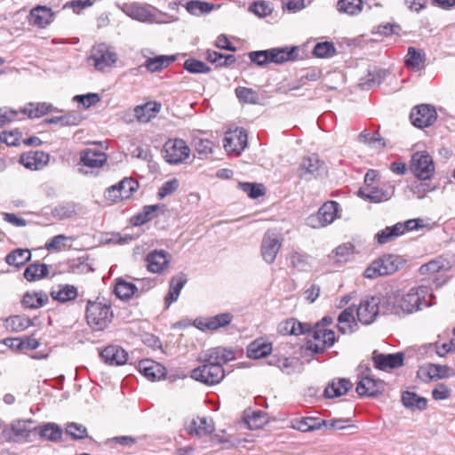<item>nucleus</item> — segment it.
Returning a JSON list of instances; mask_svg holds the SVG:
<instances>
[{"mask_svg": "<svg viewBox=\"0 0 455 455\" xmlns=\"http://www.w3.org/2000/svg\"><path fill=\"white\" fill-rule=\"evenodd\" d=\"M429 287L419 285L403 291H389L383 295L382 314L409 315L433 305Z\"/></svg>", "mask_w": 455, "mask_h": 455, "instance_id": "1", "label": "nucleus"}, {"mask_svg": "<svg viewBox=\"0 0 455 455\" xmlns=\"http://www.w3.org/2000/svg\"><path fill=\"white\" fill-rule=\"evenodd\" d=\"M235 359L232 350L218 347L207 350L200 356L202 365L191 371V378L205 385L220 383L225 377L223 363Z\"/></svg>", "mask_w": 455, "mask_h": 455, "instance_id": "2", "label": "nucleus"}, {"mask_svg": "<svg viewBox=\"0 0 455 455\" xmlns=\"http://www.w3.org/2000/svg\"><path fill=\"white\" fill-rule=\"evenodd\" d=\"M405 261L398 255L386 254L374 260L364 271V277L374 279L392 275L402 268Z\"/></svg>", "mask_w": 455, "mask_h": 455, "instance_id": "3", "label": "nucleus"}, {"mask_svg": "<svg viewBox=\"0 0 455 455\" xmlns=\"http://www.w3.org/2000/svg\"><path fill=\"white\" fill-rule=\"evenodd\" d=\"M308 332L310 333L305 347L312 354H323L336 342L335 332L331 329L323 328L322 325H315Z\"/></svg>", "mask_w": 455, "mask_h": 455, "instance_id": "4", "label": "nucleus"}, {"mask_svg": "<svg viewBox=\"0 0 455 455\" xmlns=\"http://www.w3.org/2000/svg\"><path fill=\"white\" fill-rule=\"evenodd\" d=\"M35 423L32 419L14 420L4 427L3 435L14 443H32L35 441Z\"/></svg>", "mask_w": 455, "mask_h": 455, "instance_id": "5", "label": "nucleus"}, {"mask_svg": "<svg viewBox=\"0 0 455 455\" xmlns=\"http://www.w3.org/2000/svg\"><path fill=\"white\" fill-rule=\"evenodd\" d=\"M121 9L128 17L144 23H167L178 20L177 17L170 16L166 13L163 14L166 19L160 20L157 15L152 12L154 9L152 6L139 3L124 4Z\"/></svg>", "mask_w": 455, "mask_h": 455, "instance_id": "6", "label": "nucleus"}, {"mask_svg": "<svg viewBox=\"0 0 455 455\" xmlns=\"http://www.w3.org/2000/svg\"><path fill=\"white\" fill-rule=\"evenodd\" d=\"M113 312L110 306L100 302L89 301L86 307V320L95 331L105 329L111 322Z\"/></svg>", "mask_w": 455, "mask_h": 455, "instance_id": "7", "label": "nucleus"}, {"mask_svg": "<svg viewBox=\"0 0 455 455\" xmlns=\"http://www.w3.org/2000/svg\"><path fill=\"white\" fill-rule=\"evenodd\" d=\"M383 295L381 297L366 296L361 299L357 308V319L363 324L373 323L379 314L382 313Z\"/></svg>", "mask_w": 455, "mask_h": 455, "instance_id": "8", "label": "nucleus"}, {"mask_svg": "<svg viewBox=\"0 0 455 455\" xmlns=\"http://www.w3.org/2000/svg\"><path fill=\"white\" fill-rule=\"evenodd\" d=\"M117 60L116 53L106 44H99L92 47L88 61L98 71H105Z\"/></svg>", "mask_w": 455, "mask_h": 455, "instance_id": "9", "label": "nucleus"}, {"mask_svg": "<svg viewBox=\"0 0 455 455\" xmlns=\"http://www.w3.org/2000/svg\"><path fill=\"white\" fill-rule=\"evenodd\" d=\"M190 155V148L181 139L168 140L163 148V156L170 164L184 163Z\"/></svg>", "mask_w": 455, "mask_h": 455, "instance_id": "10", "label": "nucleus"}, {"mask_svg": "<svg viewBox=\"0 0 455 455\" xmlns=\"http://www.w3.org/2000/svg\"><path fill=\"white\" fill-rule=\"evenodd\" d=\"M153 286L154 282L150 280H140L139 285H137L124 279H117L114 292L119 299L127 300L132 296H140L142 292L148 291Z\"/></svg>", "mask_w": 455, "mask_h": 455, "instance_id": "11", "label": "nucleus"}, {"mask_svg": "<svg viewBox=\"0 0 455 455\" xmlns=\"http://www.w3.org/2000/svg\"><path fill=\"white\" fill-rule=\"evenodd\" d=\"M338 210V203L329 201L320 207L316 215L307 218V224L314 228L326 227L331 224L337 218Z\"/></svg>", "mask_w": 455, "mask_h": 455, "instance_id": "12", "label": "nucleus"}, {"mask_svg": "<svg viewBox=\"0 0 455 455\" xmlns=\"http://www.w3.org/2000/svg\"><path fill=\"white\" fill-rule=\"evenodd\" d=\"M282 236L275 231L268 230L261 243V255L267 263H273L282 245Z\"/></svg>", "mask_w": 455, "mask_h": 455, "instance_id": "13", "label": "nucleus"}, {"mask_svg": "<svg viewBox=\"0 0 455 455\" xmlns=\"http://www.w3.org/2000/svg\"><path fill=\"white\" fill-rule=\"evenodd\" d=\"M411 170L419 180H429L435 172L432 157L427 153H415L411 158Z\"/></svg>", "mask_w": 455, "mask_h": 455, "instance_id": "14", "label": "nucleus"}, {"mask_svg": "<svg viewBox=\"0 0 455 455\" xmlns=\"http://www.w3.org/2000/svg\"><path fill=\"white\" fill-rule=\"evenodd\" d=\"M372 361L376 369L388 371L403 365L404 354L402 352L383 354L375 350L372 353Z\"/></svg>", "mask_w": 455, "mask_h": 455, "instance_id": "15", "label": "nucleus"}, {"mask_svg": "<svg viewBox=\"0 0 455 455\" xmlns=\"http://www.w3.org/2000/svg\"><path fill=\"white\" fill-rule=\"evenodd\" d=\"M435 109L427 104L415 107L411 113V124L419 128L427 127L436 120Z\"/></svg>", "mask_w": 455, "mask_h": 455, "instance_id": "16", "label": "nucleus"}, {"mask_svg": "<svg viewBox=\"0 0 455 455\" xmlns=\"http://www.w3.org/2000/svg\"><path fill=\"white\" fill-rule=\"evenodd\" d=\"M394 192L395 188L393 186L384 188L373 185L372 187H362L358 191V195L370 202L380 203L390 199L394 196Z\"/></svg>", "mask_w": 455, "mask_h": 455, "instance_id": "17", "label": "nucleus"}, {"mask_svg": "<svg viewBox=\"0 0 455 455\" xmlns=\"http://www.w3.org/2000/svg\"><path fill=\"white\" fill-rule=\"evenodd\" d=\"M247 146V134L243 129L227 132L223 140V147L228 153L239 155Z\"/></svg>", "mask_w": 455, "mask_h": 455, "instance_id": "18", "label": "nucleus"}, {"mask_svg": "<svg viewBox=\"0 0 455 455\" xmlns=\"http://www.w3.org/2000/svg\"><path fill=\"white\" fill-rule=\"evenodd\" d=\"M418 374L425 381L427 379H441L454 377L455 370L448 365L429 363L420 367Z\"/></svg>", "mask_w": 455, "mask_h": 455, "instance_id": "19", "label": "nucleus"}, {"mask_svg": "<svg viewBox=\"0 0 455 455\" xmlns=\"http://www.w3.org/2000/svg\"><path fill=\"white\" fill-rule=\"evenodd\" d=\"M105 363L111 366L124 365L128 359V353L120 346L109 345L100 352Z\"/></svg>", "mask_w": 455, "mask_h": 455, "instance_id": "20", "label": "nucleus"}, {"mask_svg": "<svg viewBox=\"0 0 455 455\" xmlns=\"http://www.w3.org/2000/svg\"><path fill=\"white\" fill-rule=\"evenodd\" d=\"M169 253L164 250L150 251L146 257L147 268L151 273L161 274L169 265Z\"/></svg>", "mask_w": 455, "mask_h": 455, "instance_id": "21", "label": "nucleus"}, {"mask_svg": "<svg viewBox=\"0 0 455 455\" xmlns=\"http://www.w3.org/2000/svg\"><path fill=\"white\" fill-rule=\"evenodd\" d=\"M311 325L307 323H301L295 318H289L281 322L277 326V331L281 335H295L307 333Z\"/></svg>", "mask_w": 455, "mask_h": 455, "instance_id": "22", "label": "nucleus"}, {"mask_svg": "<svg viewBox=\"0 0 455 455\" xmlns=\"http://www.w3.org/2000/svg\"><path fill=\"white\" fill-rule=\"evenodd\" d=\"M383 390V382L369 375L361 377L356 386V392L363 396H375Z\"/></svg>", "mask_w": 455, "mask_h": 455, "instance_id": "23", "label": "nucleus"}, {"mask_svg": "<svg viewBox=\"0 0 455 455\" xmlns=\"http://www.w3.org/2000/svg\"><path fill=\"white\" fill-rule=\"evenodd\" d=\"M54 13L51 8L38 5L30 11L28 22L38 28H45L53 20Z\"/></svg>", "mask_w": 455, "mask_h": 455, "instance_id": "24", "label": "nucleus"}, {"mask_svg": "<svg viewBox=\"0 0 455 455\" xmlns=\"http://www.w3.org/2000/svg\"><path fill=\"white\" fill-rule=\"evenodd\" d=\"M49 156L43 151L29 152L20 156V163L27 169H42L48 162Z\"/></svg>", "mask_w": 455, "mask_h": 455, "instance_id": "25", "label": "nucleus"}, {"mask_svg": "<svg viewBox=\"0 0 455 455\" xmlns=\"http://www.w3.org/2000/svg\"><path fill=\"white\" fill-rule=\"evenodd\" d=\"M214 429V423L212 419L196 417L188 427V433L201 437L211 435Z\"/></svg>", "mask_w": 455, "mask_h": 455, "instance_id": "26", "label": "nucleus"}, {"mask_svg": "<svg viewBox=\"0 0 455 455\" xmlns=\"http://www.w3.org/2000/svg\"><path fill=\"white\" fill-rule=\"evenodd\" d=\"M161 104L156 101H149L136 106L133 109L134 116L138 122L148 123L160 111Z\"/></svg>", "mask_w": 455, "mask_h": 455, "instance_id": "27", "label": "nucleus"}, {"mask_svg": "<svg viewBox=\"0 0 455 455\" xmlns=\"http://www.w3.org/2000/svg\"><path fill=\"white\" fill-rule=\"evenodd\" d=\"M140 371L149 380L155 381L165 374L164 367L151 360H143L139 364Z\"/></svg>", "mask_w": 455, "mask_h": 455, "instance_id": "28", "label": "nucleus"}, {"mask_svg": "<svg viewBox=\"0 0 455 455\" xmlns=\"http://www.w3.org/2000/svg\"><path fill=\"white\" fill-rule=\"evenodd\" d=\"M81 162L87 167H101L108 159L107 155L100 150L87 148L81 152Z\"/></svg>", "mask_w": 455, "mask_h": 455, "instance_id": "29", "label": "nucleus"}, {"mask_svg": "<svg viewBox=\"0 0 455 455\" xmlns=\"http://www.w3.org/2000/svg\"><path fill=\"white\" fill-rule=\"evenodd\" d=\"M300 169L304 171L305 173L315 177L321 176L325 172L324 164L315 154L304 157L300 164Z\"/></svg>", "mask_w": 455, "mask_h": 455, "instance_id": "30", "label": "nucleus"}, {"mask_svg": "<svg viewBox=\"0 0 455 455\" xmlns=\"http://www.w3.org/2000/svg\"><path fill=\"white\" fill-rule=\"evenodd\" d=\"M451 262L445 257L441 256L428 261L426 264H423L419 267V272L422 275H431L440 271H448L451 268Z\"/></svg>", "mask_w": 455, "mask_h": 455, "instance_id": "31", "label": "nucleus"}, {"mask_svg": "<svg viewBox=\"0 0 455 455\" xmlns=\"http://www.w3.org/2000/svg\"><path fill=\"white\" fill-rule=\"evenodd\" d=\"M164 210L165 205L162 204L146 205L143 207L142 211L134 217V225H143L157 217L159 214H163Z\"/></svg>", "mask_w": 455, "mask_h": 455, "instance_id": "32", "label": "nucleus"}, {"mask_svg": "<svg viewBox=\"0 0 455 455\" xmlns=\"http://www.w3.org/2000/svg\"><path fill=\"white\" fill-rule=\"evenodd\" d=\"M298 48L293 46L288 48H272L269 49L271 63L283 64L284 62L294 60L298 55Z\"/></svg>", "mask_w": 455, "mask_h": 455, "instance_id": "33", "label": "nucleus"}, {"mask_svg": "<svg viewBox=\"0 0 455 455\" xmlns=\"http://www.w3.org/2000/svg\"><path fill=\"white\" fill-rule=\"evenodd\" d=\"M187 283V278L183 274H180L172 278L170 282V288L167 295L165 296V304L169 307L172 303L175 302L180 293V291Z\"/></svg>", "mask_w": 455, "mask_h": 455, "instance_id": "34", "label": "nucleus"}, {"mask_svg": "<svg viewBox=\"0 0 455 455\" xmlns=\"http://www.w3.org/2000/svg\"><path fill=\"white\" fill-rule=\"evenodd\" d=\"M354 309L352 307H347L344 309L338 317V328L339 331L343 333H351L355 331L356 327V322L354 315Z\"/></svg>", "mask_w": 455, "mask_h": 455, "instance_id": "35", "label": "nucleus"}, {"mask_svg": "<svg viewBox=\"0 0 455 455\" xmlns=\"http://www.w3.org/2000/svg\"><path fill=\"white\" fill-rule=\"evenodd\" d=\"M48 301V296L44 291H28L23 295L22 305L26 308L36 309L44 307Z\"/></svg>", "mask_w": 455, "mask_h": 455, "instance_id": "36", "label": "nucleus"}, {"mask_svg": "<svg viewBox=\"0 0 455 455\" xmlns=\"http://www.w3.org/2000/svg\"><path fill=\"white\" fill-rule=\"evenodd\" d=\"M52 109V105L46 102H29L20 109V112L29 118H39L48 114Z\"/></svg>", "mask_w": 455, "mask_h": 455, "instance_id": "37", "label": "nucleus"}, {"mask_svg": "<svg viewBox=\"0 0 455 455\" xmlns=\"http://www.w3.org/2000/svg\"><path fill=\"white\" fill-rule=\"evenodd\" d=\"M175 60V55H158L154 58H148L144 66L149 72L154 73L169 67Z\"/></svg>", "mask_w": 455, "mask_h": 455, "instance_id": "38", "label": "nucleus"}, {"mask_svg": "<svg viewBox=\"0 0 455 455\" xmlns=\"http://www.w3.org/2000/svg\"><path fill=\"white\" fill-rule=\"evenodd\" d=\"M426 60L425 52L414 47H409L405 57V65L415 71L421 70Z\"/></svg>", "mask_w": 455, "mask_h": 455, "instance_id": "39", "label": "nucleus"}, {"mask_svg": "<svg viewBox=\"0 0 455 455\" xmlns=\"http://www.w3.org/2000/svg\"><path fill=\"white\" fill-rule=\"evenodd\" d=\"M49 274L48 265L39 262L29 264L24 271V278L28 282H35L46 277Z\"/></svg>", "mask_w": 455, "mask_h": 455, "instance_id": "40", "label": "nucleus"}, {"mask_svg": "<svg viewBox=\"0 0 455 455\" xmlns=\"http://www.w3.org/2000/svg\"><path fill=\"white\" fill-rule=\"evenodd\" d=\"M352 387L349 380L340 379L337 381L332 380L324 389V395L327 398L339 397L345 395Z\"/></svg>", "mask_w": 455, "mask_h": 455, "instance_id": "41", "label": "nucleus"}, {"mask_svg": "<svg viewBox=\"0 0 455 455\" xmlns=\"http://www.w3.org/2000/svg\"><path fill=\"white\" fill-rule=\"evenodd\" d=\"M403 235L401 222H398L391 227H387L384 229L379 231L375 235V238L379 244H385L391 241H394L397 237Z\"/></svg>", "mask_w": 455, "mask_h": 455, "instance_id": "42", "label": "nucleus"}, {"mask_svg": "<svg viewBox=\"0 0 455 455\" xmlns=\"http://www.w3.org/2000/svg\"><path fill=\"white\" fill-rule=\"evenodd\" d=\"M271 351V343H267L262 340H255L248 346L247 355L252 359H259L268 355Z\"/></svg>", "mask_w": 455, "mask_h": 455, "instance_id": "43", "label": "nucleus"}, {"mask_svg": "<svg viewBox=\"0 0 455 455\" xmlns=\"http://www.w3.org/2000/svg\"><path fill=\"white\" fill-rule=\"evenodd\" d=\"M31 259V252L28 249H15L8 253L5 261L10 266L20 267Z\"/></svg>", "mask_w": 455, "mask_h": 455, "instance_id": "44", "label": "nucleus"}, {"mask_svg": "<svg viewBox=\"0 0 455 455\" xmlns=\"http://www.w3.org/2000/svg\"><path fill=\"white\" fill-rule=\"evenodd\" d=\"M355 252V247L350 243H346L335 248L330 258L335 262L345 263L350 260Z\"/></svg>", "mask_w": 455, "mask_h": 455, "instance_id": "45", "label": "nucleus"}, {"mask_svg": "<svg viewBox=\"0 0 455 455\" xmlns=\"http://www.w3.org/2000/svg\"><path fill=\"white\" fill-rule=\"evenodd\" d=\"M403 404L411 409L423 411L427 408V401L424 397L418 396L415 393L405 391L402 395Z\"/></svg>", "mask_w": 455, "mask_h": 455, "instance_id": "46", "label": "nucleus"}, {"mask_svg": "<svg viewBox=\"0 0 455 455\" xmlns=\"http://www.w3.org/2000/svg\"><path fill=\"white\" fill-rule=\"evenodd\" d=\"M59 267H61V272H72L76 274L84 273L88 271L89 266L85 260L80 257L68 259L67 263L61 262ZM60 271H59V274Z\"/></svg>", "mask_w": 455, "mask_h": 455, "instance_id": "47", "label": "nucleus"}, {"mask_svg": "<svg viewBox=\"0 0 455 455\" xmlns=\"http://www.w3.org/2000/svg\"><path fill=\"white\" fill-rule=\"evenodd\" d=\"M337 10L340 13L348 15H357L363 10L362 0H339L337 3Z\"/></svg>", "mask_w": 455, "mask_h": 455, "instance_id": "48", "label": "nucleus"}, {"mask_svg": "<svg viewBox=\"0 0 455 455\" xmlns=\"http://www.w3.org/2000/svg\"><path fill=\"white\" fill-rule=\"evenodd\" d=\"M35 432V441L40 438L51 441L57 440V425L54 423L39 427L36 422Z\"/></svg>", "mask_w": 455, "mask_h": 455, "instance_id": "49", "label": "nucleus"}, {"mask_svg": "<svg viewBox=\"0 0 455 455\" xmlns=\"http://www.w3.org/2000/svg\"><path fill=\"white\" fill-rule=\"evenodd\" d=\"M426 351H435L439 356L443 357L448 353L455 351V339H451L449 342L439 345L437 342L429 343L421 347Z\"/></svg>", "mask_w": 455, "mask_h": 455, "instance_id": "50", "label": "nucleus"}, {"mask_svg": "<svg viewBox=\"0 0 455 455\" xmlns=\"http://www.w3.org/2000/svg\"><path fill=\"white\" fill-rule=\"evenodd\" d=\"M7 326L13 331L19 332L33 324L32 320L24 315H12L6 320Z\"/></svg>", "mask_w": 455, "mask_h": 455, "instance_id": "51", "label": "nucleus"}, {"mask_svg": "<svg viewBox=\"0 0 455 455\" xmlns=\"http://www.w3.org/2000/svg\"><path fill=\"white\" fill-rule=\"evenodd\" d=\"M116 186L120 189L122 199L129 198L139 188L138 181L132 178H125Z\"/></svg>", "mask_w": 455, "mask_h": 455, "instance_id": "52", "label": "nucleus"}, {"mask_svg": "<svg viewBox=\"0 0 455 455\" xmlns=\"http://www.w3.org/2000/svg\"><path fill=\"white\" fill-rule=\"evenodd\" d=\"M235 95L242 103L256 104L259 101L258 92L251 88L237 87Z\"/></svg>", "mask_w": 455, "mask_h": 455, "instance_id": "53", "label": "nucleus"}, {"mask_svg": "<svg viewBox=\"0 0 455 455\" xmlns=\"http://www.w3.org/2000/svg\"><path fill=\"white\" fill-rule=\"evenodd\" d=\"M186 9L189 13L198 16L210 12L212 10V5L203 1L191 0L187 3Z\"/></svg>", "mask_w": 455, "mask_h": 455, "instance_id": "54", "label": "nucleus"}, {"mask_svg": "<svg viewBox=\"0 0 455 455\" xmlns=\"http://www.w3.org/2000/svg\"><path fill=\"white\" fill-rule=\"evenodd\" d=\"M78 296L77 288L71 284L59 285V304L75 300Z\"/></svg>", "mask_w": 455, "mask_h": 455, "instance_id": "55", "label": "nucleus"}, {"mask_svg": "<svg viewBox=\"0 0 455 455\" xmlns=\"http://www.w3.org/2000/svg\"><path fill=\"white\" fill-rule=\"evenodd\" d=\"M436 188L435 186H432L427 181V180H420L411 184V191L419 199L424 198L429 192L434 191Z\"/></svg>", "mask_w": 455, "mask_h": 455, "instance_id": "56", "label": "nucleus"}, {"mask_svg": "<svg viewBox=\"0 0 455 455\" xmlns=\"http://www.w3.org/2000/svg\"><path fill=\"white\" fill-rule=\"evenodd\" d=\"M266 421V413L261 411H253L251 414L245 416V422L250 429L259 428Z\"/></svg>", "mask_w": 455, "mask_h": 455, "instance_id": "57", "label": "nucleus"}, {"mask_svg": "<svg viewBox=\"0 0 455 455\" xmlns=\"http://www.w3.org/2000/svg\"><path fill=\"white\" fill-rule=\"evenodd\" d=\"M335 53L336 49L331 42L317 43L313 50V54L318 58L332 57Z\"/></svg>", "mask_w": 455, "mask_h": 455, "instance_id": "58", "label": "nucleus"}, {"mask_svg": "<svg viewBox=\"0 0 455 455\" xmlns=\"http://www.w3.org/2000/svg\"><path fill=\"white\" fill-rule=\"evenodd\" d=\"M208 319L210 322L211 331H215L219 328L228 325L233 319V315L231 313L226 312L208 317Z\"/></svg>", "mask_w": 455, "mask_h": 455, "instance_id": "59", "label": "nucleus"}, {"mask_svg": "<svg viewBox=\"0 0 455 455\" xmlns=\"http://www.w3.org/2000/svg\"><path fill=\"white\" fill-rule=\"evenodd\" d=\"M309 256L302 252H292L290 255L289 261L291 265L298 270H306L309 267Z\"/></svg>", "mask_w": 455, "mask_h": 455, "instance_id": "60", "label": "nucleus"}, {"mask_svg": "<svg viewBox=\"0 0 455 455\" xmlns=\"http://www.w3.org/2000/svg\"><path fill=\"white\" fill-rule=\"evenodd\" d=\"M193 145L196 151L202 156H207L212 153L213 143L208 139L195 137Z\"/></svg>", "mask_w": 455, "mask_h": 455, "instance_id": "61", "label": "nucleus"}, {"mask_svg": "<svg viewBox=\"0 0 455 455\" xmlns=\"http://www.w3.org/2000/svg\"><path fill=\"white\" fill-rule=\"evenodd\" d=\"M184 68L192 74H204L211 71V68L201 60L188 59L184 62Z\"/></svg>", "mask_w": 455, "mask_h": 455, "instance_id": "62", "label": "nucleus"}, {"mask_svg": "<svg viewBox=\"0 0 455 455\" xmlns=\"http://www.w3.org/2000/svg\"><path fill=\"white\" fill-rule=\"evenodd\" d=\"M238 187L242 191L246 193L249 197L253 199L264 195V188L261 184L241 182L238 184Z\"/></svg>", "mask_w": 455, "mask_h": 455, "instance_id": "63", "label": "nucleus"}, {"mask_svg": "<svg viewBox=\"0 0 455 455\" xmlns=\"http://www.w3.org/2000/svg\"><path fill=\"white\" fill-rule=\"evenodd\" d=\"M249 9L259 17H267L270 15L273 11L271 4L267 1L255 2Z\"/></svg>", "mask_w": 455, "mask_h": 455, "instance_id": "64", "label": "nucleus"}]
</instances>
